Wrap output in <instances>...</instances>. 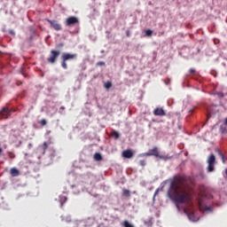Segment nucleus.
Here are the masks:
<instances>
[{
    "label": "nucleus",
    "instance_id": "393cba45",
    "mask_svg": "<svg viewBox=\"0 0 227 227\" xmlns=\"http://www.w3.org/2000/svg\"><path fill=\"white\" fill-rule=\"evenodd\" d=\"M96 65H97V67H106V62H104V61H99V62H98Z\"/></svg>",
    "mask_w": 227,
    "mask_h": 227
},
{
    "label": "nucleus",
    "instance_id": "ea45409f",
    "mask_svg": "<svg viewBox=\"0 0 227 227\" xmlns=\"http://www.w3.org/2000/svg\"><path fill=\"white\" fill-rule=\"evenodd\" d=\"M226 95H227V92H226Z\"/></svg>",
    "mask_w": 227,
    "mask_h": 227
},
{
    "label": "nucleus",
    "instance_id": "39448f33",
    "mask_svg": "<svg viewBox=\"0 0 227 227\" xmlns=\"http://www.w3.org/2000/svg\"><path fill=\"white\" fill-rule=\"evenodd\" d=\"M75 24H79V20L75 16H71L66 20V26H68L69 27L75 26Z\"/></svg>",
    "mask_w": 227,
    "mask_h": 227
},
{
    "label": "nucleus",
    "instance_id": "2eb2a0df",
    "mask_svg": "<svg viewBox=\"0 0 227 227\" xmlns=\"http://www.w3.org/2000/svg\"><path fill=\"white\" fill-rule=\"evenodd\" d=\"M59 200L60 207L62 208L63 205H65V203H67V196L60 195L59 197Z\"/></svg>",
    "mask_w": 227,
    "mask_h": 227
},
{
    "label": "nucleus",
    "instance_id": "4c0bfd02",
    "mask_svg": "<svg viewBox=\"0 0 227 227\" xmlns=\"http://www.w3.org/2000/svg\"><path fill=\"white\" fill-rule=\"evenodd\" d=\"M101 53H104V50L101 51Z\"/></svg>",
    "mask_w": 227,
    "mask_h": 227
},
{
    "label": "nucleus",
    "instance_id": "9b49d317",
    "mask_svg": "<svg viewBox=\"0 0 227 227\" xmlns=\"http://www.w3.org/2000/svg\"><path fill=\"white\" fill-rule=\"evenodd\" d=\"M122 157L124 159H132V157H134V153L130 149L124 150L122 152Z\"/></svg>",
    "mask_w": 227,
    "mask_h": 227
},
{
    "label": "nucleus",
    "instance_id": "5701e85b",
    "mask_svg": "<svg viewBox=\"0 0 227 227\" xmlns=\"http://www.w3.org/2000/svg\"><path fill=\"white\" fill-rule=\"evenodd\" d=\"M123 196H126L127 198H129L130 196V191L129 190H123Z\"/></svg>",
    "mask_w": 227,
    "mask_h": 227
},
{
    "label": "nucleus",
    "instance_id": "c756f323",
    "mask_svg": "<svg viewBox=\"0 0 227 227\" xmlns=\"http://www.w3.org/2000/svg\"><path fill=\"white\" fill-rule=\"evenodd\" d=\"M218 153H219L220 157H222L223 162H224V154L219 150H218Z\"/></svg>",
    "mask_w": 227,
    "mask_h": 227
},
{
    "label": "nucleus",
    "instance_id": "423d86ee",
    "mask_svg": "<svg viewBox=\"0 0 227 227\" xmlns=\"http://www.w3.org/2000/svg\"><path fill=\"white\" fill-rule=\"evenodd\" d=\"M144 155H145L146 157H159V148L157 146H154L147 153H145Z\"/></svg>",
    "mask_w": 227,
    "mask_h": 227
},
{
    "label": "nucleus",
    "instance_id": "473e14b6",
    "mask_svg": "<svg viewBox=\"0 0 227 227\" xmlns=\"http://www.w3.org/2000/svg\"><path fill=\"white\" fill-rule=\"evenodd\" d=\"M10 35H15V32L13 30H10Z\"/></svg>",
    "mask_w": 227,
    "mask_h": 227
},
{
    "label": "nucleus",
    "instance_id": "412c9836",
    "mask_svg": "<svg viewBox=\"0 0 227 227\" xmlns=\"http://www.w3.org/2000/svg\"><path fill=\"white\" fill-rule=\"evenodd\" d=\"M153 34V31H152L151 29H147L145 31V36H152Z\"/></svg>",
    "mask_w": 227,
    "mask_h": 227
},
{
    "label": "nucleus",
    "instance_id": "aec40b11",
    "mask_svg": "<svg viewBox=\"0 0 227 227\" xmlns=\"http://www.w3.org/2000/svg\"><path fill=\"white\" fill-rule=\"evenodd\" d=\"M122 226L123 227H134V225H132V223H129V221L122 222Z\"/></svg>",
    "mask_w": 227,
    "mask_h": 227
},
{
    "label": "nucleus",
    "instance_id": "72a5a7b5",
    "mask_svg": "<svg viewBox=\"0 0 227 227\" xmlns=\"http://www.w3.org/2000/svg\"><path fill=\"white\" fill-rule=\"evenodd\" d=\"M28 148H33V144L29 143L28 144Z\"/></svg>",
    "mask_w": 227,
    "mask_h": 227
},
{
    "label": "nucleus",
    "instance_id": "4468645a",
    "mask_svg": "<svg viewBox=\"0 0 227 227\" xmlns=\"http://www.w3.org/2000/svg\"><path fill=\"white\" fill-rule=\"evenodd\" d=\"M10 173L12 176H19V175H20V172L16 168H11Z\"/></svg>",
    "mask_w": 227,
    "mask_h": 227
},
{
    "label": "nucleus",
    "instance_id": "58836bf2",
    "mask_svg": "<svg viewBox=\"0 0 227 227\" xmlns=\"http://www.w3.org/2000/svg\"><path fill=\"white\" fill-rule=\"evenodd\" d=\"M199 204L201 205V201H200Z\"/></svg>",
    "mask_w": 227,
    "mask_h": 227
},
{
    "label": "nucleus",
    "instance_id": "cd10ccee",
    "mask_svg": "<svg viewBox=\"0 0 227 227\" xmlns=\"http://www.w3.org/2000/svg\"><path fill=\"white\" fill-rule=\"evenodd\" d=\"M59 113L60 114H65V106H60L59 110Z\"/></svg>",
    "mask_w": 227,
    "mask_h": 227
},
{
    "label": "nucleus",
    "instance_id": "9d476101",
    "mask_svg": "<svg viewBox=\"0 0 227 227\" xmlns=\"http://www.w3.org/2000/svg\"><path fill=\"white\" fill-rule=\"evenodd\" d=\"M49 24L55 29V31H61V25L56 20H48Z\"/></svg>",
    "mask_w": 227,
    "mask_h": 227
},
{
    "label": "nucleus",
    "instance_id": "c85d7f7f",
    "mask_svg": "<svg viewBox=\"0 0 227 227\" xmlns=\"http://www.w3.org/2000/svg\"><path fill=\"white\" fill-rule=\"evenodd\" d=\"M217 97H219V98H223L224 97V93L223 92H216Z\"/></svg>",
    "mask_w": 227,
    "mask_h": 227
},
{
    "label": "nucleus",
    "instance_id": "dca6fc26",
    "mask_svg": "<svg viewBox=\"0 0 227 227\" xmlns=\"http://www.w3.org/2000/svg\"><path fill=\"white\" fill-rule=\"evenodd\" d=\"M156 158L160 159L161 160H169V159H171L170 156L162 154H159Z\"/></svg>",
    "mask_w": 227,
    "mask_h": 227
},
{
    "label": "nucleus",
    "instance_id": "1a4fd4ad",
    "mask_svg": "<svg viewBox=\"0 0 227 227\" xmlns=\"http://www.w3.org/2000/svg\"><path fill=\"white\" fill-rule=\"evenodd\" d=\"M153 114L154 116H166V111H164L163 107H156L153 110Z\"/></svg>",
    "mask_w": 227,
    "mask_h": 227
},
{
    "label": "nucleus",
    "instance_id": "f257e3e1",
    "mask_svg": "<svg viewBox=\"0 0 227 227\" xmlns=\"http://www.w3.org/2000/svg\"><path fill=\"white\" fill-rule=\"evenodd\" d=\"M185 182L187 177L185 176H176L170 183L169 189L168 191V197L174 201L176 205V208L180 209L178 205H184L191 200V194L185 191L183 193H179L178 191H182V188L185 187Z\"/></svg>",
    "mask_w": 227,
    "mask_h": 227
},
{
    "label": "nucleus",
    "instance_id": "7ed1b4c3",
    "mask_svg": "<svg viewBox=\"0 0 227 227\" xmlns=\"http://www.w3.org/2000/svg\"><path fill=\"white\" fill-rule=\"evenodd\" d=\"M215 169V155L210 154L207 158V173H212Z\"/></svg>",
    "mask_w": 227,
    "mask_h": 227
},
{
    "label": "nucleus",
    "instance_id": "bb28decb",
    "mask_svg": "<svg viewBox=\"0 0 227 227\" xmlns=\"http://www.w3.org/2000/svg\"><path fill=\"white\" fill-rule=\"evenodd\" d=\"M189 74H190L191 75H194V74H196V69H194V68H190Z\"/></svg>",
    "mask_w": 227,
    "mask_h": 227
},
{
    "label": "nucleus",
    "instance_id": "b1692460",
    "mask_svg": "<svg viewBox=\"0 0 227 227\" xmlns=\"http://www.w3.org/2000/svg\"><path fill=\"white\" fill-rule=\"evenodd\" d=\"M139 165L142 167V168H145L146 166V160H139Z\"/></svg>",
    "mask_w": 227,
    "mask_h": 227
},
{
    "label": "nucleus",
    "instance_id": "2f4dec72",
    "mask_svg": "<svg viewBox=\"0 0 227 227\" xmlns=\"http://www.w3.org/2000/svg\"><path fill=\"white\" fill-rule=\"evenodd\" d=\"M126 36H128V37L130 36V31H129V30H127V31H126Z\"/></svg>",
    "mask_w": 227,
    "mask_h": 227
},
{
    "label": "nucleus",
    "instance_id": "4be33fe9",
    "mask_svg": "<svg viewBox=\"0 0 227 227\" xmlns=\"http://www.w3.org/2000/svg\"><path fill=\"white\" fill-rule=\"evenodd\" d=\"M112 86H113V83H112L111 82H106L105 83V88H106V90H109Z\"/></svg>",
    "mask_w": 227,
    "mask_h": 227
},
{
    "label": "nucleus",
    "instance_id": "c9c22d12",
    "mask_svg": "<svg viewBox=\"0 0 227 227\" xmlns=\"http://www.w3.org/2000/svg\"><path fill=\"white\" fill-rule=\"evenodd\" d=\"M3 153V148L0 147V155Z\"/></svg>",
    "mask_w": 227,
    "mask_h": 227
},
{
    "label": "nucleus",
    "instance_id": "f8f14e48",
    "mask_svg": "<svg viewBox=\"0 0 227 227\" xmlns=\"http://www.w3.org/2000/svg\"><path fill=\"white\" fill-rule=\"evenodd\" d=\"M49 147L47 145V142H43L42 145H39L37 148V152L39 153H42V155H45V150Z\"/></svg>",
    "mask_w": 227,
    "mask_h": 227
},
{
    "label": "nucleus",
    "instance_id": "0eeeda50",
    "mask_svg": "<svg viewBox=\"0 0 227 227\" xmlns=\"http://www.w3.org/2000/svg\"><path fill=\"white\" fill-rule=\"evenodd\" d=\"M11 113H12V109L8 107H3L2 110H0V116L1 118H4L5 120H8Z\"/></svg>",
    "mask_w": 227,
    "mask_h": 227
},
{
    "label": "nucleus",
    "instance_id": "f03ea898",
    "mask_svg": "<svg viewBox=\"0 0 227 227\" xmlns=\"http://www.w3.org/2000/svg\"><path fill=\"white\" fill-rule=\"evenodd\" d=\"M77 58V53H67L64 52L62 53V62H61V67L64 68V70H67L68 68V66L67 65V61H70L72 59H75Z\"/></svg>",
    "mask_w": 227,
    "mask_h": 227
},
{
    "label": "nucleus",
    "instance_id": "f3484780",
    "mask_svg": "<svg viewBox=\"0 0 227 227\" xmlns=\"http://www.w3.org/2000/svg\"><path fill=\"white\" fill-rule=\"evenodd\" d=\"M111 136L114 137V139H120V133H118L116 130L112 131Z\"/></svg>",
    "mask_w": 227,
    "mask_h": 227
},
{
    "label": "nucleus",
    "instance_id": "f704fd0d",
    "mask_svg": "<svg viewBox=\"0 0 227 227\" xmlns=\"http://www.w3.org/2000/svg\"><path fill=\"white\" fill-rule=\"evenodd\" d=\"M159 193V190H156L154 192V196L157 195Z\"/></svg>",
    "mask_w": 227,
    "mask_h": 227
},
{
    "label": "nucleus",
    "instance_id": "6e6552de",
    "mask_svg": "<svg viewBox=\"0 0 227 227\" xmlns=\"http://www.w3.org/2000/svg\"><path fill=\"white\" fill-rule=\"evenodd\" d=\"M184 214L187 215L190 221H192L193 223H196L198 221V217H196V215H194V213L192 212H189L188 209H184Z\"/></svg>",
    "mask_w": 227,
    "mask_h": 227
},
{
    "label": "nucleus",
    "instance_id": "a211bd4d",
    "mask_svg": "<svg viewBox=\"0 0 227 227\" xmlns=\"http://www.w3.org/2000/svg\"><path fill=\"white\" fill-rule=\"evenodd\" d=\"M62 221L65 223H72V217L70 215L61 216Z\"/></svg>",
    "mask_w": 227,
    "mask_h": 227
},
{
    "label": "nucleus",
    "instance_id": "e433bc0d",
    "mask_svg": "<svg viewBox=\"0 0 227 227\" xmlns=\"http://www.w3.org/2000/svg\"><path fill=\"white\" fill-rule=\"evenodd\" d=\"M60 47H63V43L60 44Z\"/></svg>",
    "mask_w": 227,
    "mask_h": 227
},
{
    "label": "nucleus",
    "instance_id": "20e7f679",
    "mask_svg": "<svg viewBox=\"0 0 227 227\" xmlns=\"http://www.w3.org/2000/svg\"><path fill=\"white\" fill-rule=\"evenodd\" d=\"M59 54H60L59 51L52 50L51 51V56L48 59V63H51V64L56 63V59H58V58H59Z\"/></svg>",
    "mask_w": 227,
    "mask_h": 227
},
{
    "label": "nucleus",
    "instance_id": "ddd939ff",
    "mask_svg": "<svg viewBox=\"0 0 227 227\" xmlns=\"http://www.w3.org/2000/svg\"><path fill=\"white\" fill-rule=\"evenodd\" d=\"M227 118H226V120H225V124H222L221 126H220V132H221V134H227Z\"/></svg>",
    "mask_w": 227,
    "mask_h": 227
},
{
    "label": "nucleus",
    "instance_id": "6ab92c4d",
    "mask_svg": "<svg viewBox=\"0 0 227 227\" xmlns=\"http://www.w3.org/2000/svg\"><path fill=\"white\" fill-rule=\"evenodd\" d=\"M94 159H95V160H102V154H100V153H96L95 154H94Z\"/></svg>",
    "mask_w": 227,
    "mask_h": 227
},
{
    "label": "nucleus",
    "instance_id": "a878e982",
    "mask_svg": "<svg viewBox=\"0 0 227 227\" xmlns=\"http://www.w3.org/2000/svg\"><path fill=\"white\" fill-rule=\"evenodd\" d=\"M40 125H42L43 127H44V125H47V121L45 119H42L40 121Z\"/></svg>",
    "mask_w": 227,
    "mask_h": 227
},
{
    "label": "nucleus",
    "instance_id": "7c9ffc66",
    "mask_svg": "<svg viewBox=\"0 0 227 227\" xmlns=\"http://www.w3.org/2000/svg\"><path fill=\"white\" fill-rule=\"evenodd\" d=\"M205 210H206V212H212V207H205Z\"/></svg>",
    "mask_w": 227,
    "mask_h": 227
}]
</instances>
